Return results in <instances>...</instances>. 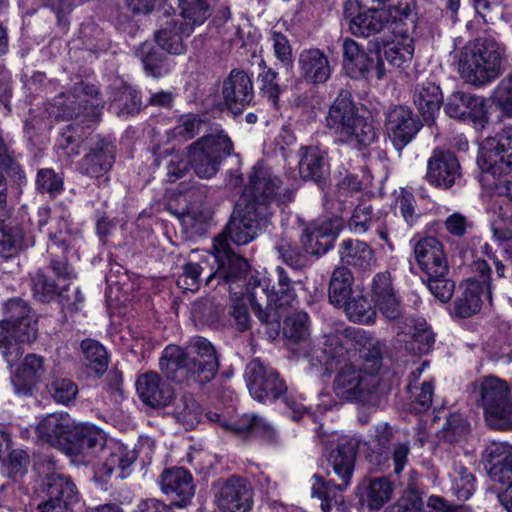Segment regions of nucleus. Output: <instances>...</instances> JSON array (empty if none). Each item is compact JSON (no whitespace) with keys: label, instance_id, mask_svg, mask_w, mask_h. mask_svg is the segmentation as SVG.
Returning <instances> with one entry per match:
<instances>
[{"label":"nucleus","instance_id":"f257e3e1","mask_svg":"<svg viewBox=\"0 0 512 512\" xmlns=\"http://www.w3.org/2000/svg\"><path fill=\"white\" fill-rule=\"evenodd\" d=\"M219 366L215 347L201 336L191 338L186 347L166 346L159 359L164 377L184 388L204 387L215 378Z\"/></svg>","mask_w":512,"mask_h":512},{"label":"nucleus","instance_id":"f03ea898","mask_svg":"<svg viewBox=\"0 0 512 512\" xmlns=\"http://www.w3.org/2000/svg\"><path fill=\"white\" fill-rule=\"evenodd\" d=\"M276 272L277 286H273V291L268 290L265 282L251 281L249 293L253 311L262 324L270 326L275 332L280 328V320L285 317L286 335L299 341L307 334L308 315L304 312L293 316L285 315L286 309L293 307L297 302L296 294L286 271L282 267H277Z\"/></svg>","mask_w":512,"mask_h":512},{"label":"nucleus","instance_id":"7ed1b4c3","mask_svg":"<svg viewBox=\"0 0 512 512\" xmlns=\"http://www.w3.org/2000/svg\"><path fill=\"white\" fill-rule=\"evenodd\" d=\"M358 445L354 439L340 437L327 452L326 458L339 482L334 479L325 481L314 475L311 492L313 497L321 500L323 512H330L333 506L343 503L342 492L348 488L354 472Z\"/></svg>","mask_w":512,"mask_h":512},{"label":"nucleus","instance_id":"20e7f679","mask_svg":"<svg viewBox=\"0 0 512 512\" xmlns=\"http://www.w3.org/2000/svg\"><path fill=\"white\" fill-rule=\"evenodd\" d=\"M504 49L492 38H478L458 53V71L465 82L482 87L501 74Z\"/></svg>","mask_w":512,"mask_h":512},{"label":"nucleus","instance_id":"39448f33","mask_svg":"<svg viewBox=\"0 0 512 512\" xmlns=\"http://www.w3.org/2000/svg\"><path fill=\"white\" fill-rule=\"evenodd\" d=\"M185 151L195 174L199 178L210 179L217 174L222 162L233 154L234 144L221 126H211Z\"/></svg>","mask_w":512,"mask_h":512},{"label":"nucleus","instance_id":"423d86ee","mask_svg":"<svg viewBox=\"0 0 512 512\" xmlns=\"http://www.w3.org/2000/svg\"><path fill=\"white\" fill-rule=\"evenodd\" d=\"M271 216L264 208L258 211L245 202H237L222 232L215 237L213 249H227L230 243L236 246L247 245L270 224Z\"/></svg>","mask_w":512,"mask_h":512},{"label":"nucleus","instance_id":"0eeeda50","mask_svg":"<svg viewBox=\"0 0 512 512\" xmlns=\"http://www.w3.org/2000/svg\"><path fill=\"white\" fill-rule=\"evenodd\" d=\"M332 389L336 397L347 402H370L381 393L379 375L365 373L352 362H344L335 368Z\"/></svg>","mask_w":512,"mask_h":512},{"label":"nucleus","instance_id":"6e6552de","mask_svg":"<svg viewBox=\"0 0 512 512\" xmlns=\"http://www.w3.org/2000/svg\"><path fill=\"white\" fill-rule=\"evenodd\" d=\"M281 185L282 181L269 167L257 163L253 166L248 184L238 201L245 202V205H251L258 211L264 208L268 216L272 217V202L275 200L289 202L293 196V190L290 189H285L283 194H279Z\"/></svg>","mask_w":512,"mask_h":512},{"label":"nucleus","instance_id":"1a4fd4ad","mask_svg":"<svg viewBox=\"0 0 512 512\" xmlns=\"http://www.w3.org/2000/svg\"><path fill=\"white\" fill-rule=\"evenodd\" d=\"M476 392L489 426L500 430L512 428V398L506 383L489 376L481 381Z\"/></svg>","mask_w":512,"mask_h":512},{"label":"nucleus","instance_id":"9d476101","mask_svg":"<svg viewBox=\"0 0 512 512\" xmlns=\"http://www.w3.org/2000/svg\"><path fill=\"white\" fill-rule=\"evenodd\" d=\"M477 165L483 174L503 176L512 170V126L495 137L485 138L479 145Z\"/></svg>","mask_w":512,"mask_h":512},{"label":"nucleus","instance_id":"9b49d317","mask_svg":"<svg viewBox=\"0 0 512 512\" xmlns=\"http://www.w3.org/2000/svg\"><path fill=\"white\" fill-rule=\"evenodd\" d=\"M98 95L99 91L94 85L80 82L76 83L69 93L55 97L54 102L60 108L63 117L77 118L83 115L94 121L103 108V101Z\"/></svg>","mask_w":512,"mask_h":512},{"label":"nucleus","instance_id":"f8f14e48","mask_svg":"<svg viewBox=\"0 0 512 512\" xmlns=\"http://www.w3.org/2000/svg\"><path fill=\"white\" fill-rule=\"evenodd\" d=\"M244 379L251 397L258 402L278 399L287 390L278 372L258 358L246 365Z\"/></svg>","mask_w":512,"mask_h":512},{"label":"nucleus","instance_id":"ddd939ff","mask_svg":"<svg viewBox=\"0 0 512 512\" xmlns=\"http://www.w3.org/2000/svg\"><path fill=\"white\" fill-rule=\"evenodd\" d=\"M214 504L219 512H248L253 505V488L241 476L218 479L213 485Z\"/></svg>","mask_w":512,"mask_h":512},{"label":"nucleus","instance_id":"4468645a","mask_svg":"<svg viewBox=\"0 0 512 512\" xmlns=\"http://www.w3.org/2000/svg\"><path fill=\"white\" fill-rule=\"evenodd\" d=\"M422 127V121L407 106H393L386 114V132L399 156H401L402 150L413 141Z\"/></svg>","mask_w":512,"mask_h":512},{"label":"nucleus","instance_id":"2eb2a0df","mask_svg":"<svg viewBox=\"0 0 512 512\" xmlns=\"http://www.w3.org/2000/svg\"><path fill=\"white\" fill-rule=\"evenodd\" d=\"M157 26L154 38L162 50L172 55H181L186 52L187 46L184 40L192 34L193 27L183 24L178 19L172 6L164 9V12L158 16Z\"/></svg>","mask_w":512,"mask_h":512},{"label":"nucleus","instance_id":"dca6fc26","mask_svg":"<svg viewBox=\"0 0 512 512\" xmlns=\"http://www.w3.org/2000/svg\"><path fill=\"white\" fill-rule=\"evenodd\" d=\"M77 425L68 413H52L39 422L36 432L39 440L67 454H75L76 447L70 437L74 435Z\"/></svg>","mask_w":512,"mask_h":512},{"label":"nucleus","instance_id":"f3484780","mask_svg":"<svg viewBox=\"0 0 512 512\" xmlns=\"http://www.w3.org/2000/svg\"><path fill=\"white\" fill-rule=\"evenodd\" d=\"M427 182L438 189L448 190L462 179V169L456 155L449 150L434 149L427 161Z\"/></svg>","mask_w":512,"mask_h":512},{"label":"nucleus","instance_id":"a211bd4d","mask_svg":"<svg viewBox=\"0 0 512 512\" xmlns=\"http://www.w3.org/2000/svg\"><path fill=\"white\" fill-rule=\"evenodd\" d=\"M221 96L227 110L234 115L241 114L254 98L251 77L241 69H232L223 80Z\"/></svg>","mask_w":512,"mask_h":512},{"label":"nucleus","instance_id":"6ab92c4d","mask_svg":"<svg viewBox=\"0 0 512 512\" xmlns=\"http://www.w3.org/2000/svg\"><path fill=\"white\" fill-rule=\"evenodd\" d=\"M370 297L375 307L387 320L399 321L403 318L401 300L394 288L389 271L378 272L373 276Z\"/></svg>","mask_w":512,"mask_h":512},{"label":"nucleus","instance_id":"aec40b11","mask_svg":"<svg viewBox=\"0 0 512 512\" xmlns=\"http://www.w3.org/2000/svg\"><path fill=\"white\" fill-rule=\"evenodd\" d=\"M161 492L171 499L172 506L184 508L190 504L195 485L192 474L183 467L163 470L158 480Z\"/></svg>","mask_w":512,"mask_h":512},{"label":"nucleus","instance_id":"412c9836","mask_svg":"<svg viewBox=\"0 0 512 512\" xmlns=\"http://www.w3.org/2000/svg\"><path fill=\"white\" fill-rule=\"evenodd\" d=\"M445 111L451 118L472 121L477 128H484L488 122L484 98L471 93H452L445 104Z\"/></svg>","mask_w":512,"mask_h":512},{"label":"nucleus","instance_id":"4be33fe9","mask_svg":"<svg viewBox=\"0 0 512 512\" xmlns=\"http://www.w3.org/2000/svg\"><path fill=\"white\" fill-rule=\"evenodd\" d=\"M359 116L351 92L347 89H341L325 117L326 128L334 137L335 143L345 131H349L351 124Z\"/></svg>","mask_w":512,"mask_h":512},{"label":"nucleus","instance_id":"5701e85b","mask_svg":"<svg viewBox=\"0 0 512 512\" xmlns=\"http://www.w3.org/2000/svg\"><path fill=\"white\" fill-rule=\"evenodd\" d=\"M72 244L69 223L63 221L61 228L55 232L49 231L47 253L49 255V266L59 279H70L74 277V270L68 263L66 252Z\"/></svg>","mask_w":512,"mask_h":512},{"label":"nucleus","instance_id":"b1692460","mask_svg":"<svg viewBox=\"0 0 512 512\" xmlns=\"http://www.w3.org/2000/svg\"><path fill=\"white\" fill-rule=\"evenodd\" d=\"M115 162V147L112 143L98 138L78 163L81 174L99 178L107 174Z\"/></svg>","mask_w":512,"mask_h":512},{"label":"nucleus","instance_id":"393cba45","mask_svg":"<svg viewBox=\"0 0 512 512\" xmlns=\"http://www.w3.org/2000/svg\"><path fill=\"white\" fill-rule=\"evenodd\" d=\"M136 387L143 403L155 409L166 407L174 398L173 388L156 372L139 376Z\"/></svg>","mask_w":512,"mask_h":512},{"label":"nucleus","instance_id":"a878e982","mask_svg":"<svg viewBox=\"0 0 512 512\" xmlns=\"http://www.w3.org/2000/svg\"><path fill=\"white\" fill-rule=\"evenodd\" d=\"M483 460L490 478L501 484L512 479V445L507 442H491L485 448Z\"/></svg>","mask_w":512,"mask_h":512},{"label":"nucleus","instance_id":"bb28decb","mask_svg":"<svg viewBox=\"0 0 512 512\" xmlns=\"http://www.w3.org/2000/svg\"><path fill=\"white\" fill-rule=\"evenodd\" d=\"M414 254L425 275L439 276L448 273V263L442 243L435 237L420 239L414 246Z\"/></svg>","mask_w":512,"mask_h":512},{"label":"nucleus","instance_id":"cd10ccee","mask_svg":"<svg viewBox=\"0 0 512 512\" xmlns=\"http://www.w3.org/2000/svg\"><path fill=\"white\" fill-rule=\"evenodd\" d=\"M348 349L342 344L336 334H330L317 344H313L306 353L312 366H324L326 370H333L347 359Z\"/></svg>","mask_w":512,"mask_h":512},{"label":"nucleus","instance_id":"c85d7f7f","mask_svg":"<svg viewBox=\"0 0 512 512\" xmlns=\"http://www.w3.org/2000/svg\"><path fill=\"white\" fill-rule=\"evenodd\" d=\"M389 20L387 1L379 3L377 7H371L359 12L349 23V29L356 37H371L378 34L386 35Z\"/></svg>","mask_w":512,"mask_h":512},{"label":"nucleus","instance_id":"c756f323","mask_svg":"<svg viewBox=\"0 0 512 512\" xmlns=\"http://www.w3.org/2000/svg\"><path fill=\"white\" fill-rule=\"evenodd\" d=\"M338 254L344 267H352L358 272L370 271L377 262L374 249L359 239H343Z\"/></svg>","mask_w":512,"mask_h":512},{"label":"nucleus","instance_id":"7c9ffc66","mask_svg":"<svg viewBox=\"0 0 512 512\" xmlns=\"http://www.w3.org/2000/svg\"><path fill=\"white\" fill-rule=\"evenodd\" d=\"M299 157V173L303 180L313 181L323 189L329 177L326 153L316 146H302Z\"/></svg>","mask_w":512,"mask_h":512},{"label":"nucleus","instance_id":"2f4dec72","mask_svg":"<svg viewBox=\"0 0 512 512\" xmlns=\"http://www.w3.org/2000/svg\"><path fill=\"white\" fill-rule=\"evenodd\" d=\"M413 103L427 125L435 122L443 104V94L439 85L430 80L416 84L413 90Z\"/></svg>","mask_w":512,"mask_h":512},{"label":"nucleus","instance_id":"473e14b6","mask_svg":"<svg viewBox=\"0 0 512 512\" xmlns=\"http://www.w3.org/2000/svg\"><path fill=\"white\" fill-rule=\"evenodd\" d=\"M218 262L216 272L210 273L206 278V285L212 279L220 278L224 282H235L244 279L249 271V264L245 258L238 255L231 247L227 249H213Z\"/></svg>","mask_w":512,"mask_h":512},{"label":"nucleus","instance_id":"72a5a7b5","mask_svg":"<svg viewBox=\"0 0 512 512\" xmlns=\"http://www.w3.org/2000/svg\"><path fill=\"white\" fill-rule=\"evenodd\" d=\"M301 77L311 84H323L331 76L332 68L328 57L318 48L304 49L298 57Z\"/></svg>","mask_w":512,"mask_h":512},{"label":"nucleus","instance_id":"f704fd0d","mask_svg":"<svg viewBox=\"0 0 512 512\" xmlns=\"http://www.w3.org/2000/svg\"><path fill=\"white\" fill-rule=\"evenodd\" d=\"M45 374L44 359L36 354H28L11 378L17 394L27 395L32 387L40 382Z\"/></svg>","mask_w":512,"mask_h":512},{"label":"nucleus","instance_id":"c9c22d12","mask_svg":"<svg viewBox=\"0 0 512 512\" xmlns=\"http://www.w3.org/2000/svg\"><path fill=\"white\" fill-rule=\"evenodd\" d=\"M387 7L389 20H387L386 35L393 34L398 38L396 41L411 38L410 34L415 28V22L409 3L406 0H387Z\"/></svg>","mask_w":512,"mask_h":512},{"label":"nucleus","instance_id":"e433bc0d","mask_svg":"<svg viewBox=\"0 0 512 512\" xmlns=\"http://www.w3.org/2000/svg\"><path fill=\"white\" fill-rule=\"evenodd\" d=\"M336 237L329 223H312L303 230L300 242L308 255L319 256L332 248Z\"/></svg>","mask_w":512,"mask_h":512},{"label":"nucleus","instance_id":"4c0bfd02","mask_svg":"<svg viewBox=\"0 0 512 512\" xmlns=\"http://www.w3.org/2000/svg\"><path fill=\"white\" fill-rule=\"evenodd\" d=\"M135 460L136 454L134 451H129L121 445H114L109 448V453L102 463L100 472L106 477L115 474L116 478L124 479L130 474V468Z\"/></svg>","mask_w":512,"mask_h":512},{"label":"nucleus","instance_id":"58836bf2","mask_svg":"<svg viewBox=\"0 0 512 512\" xmlns=\"http://www.w3.org/2000/svg\"><path fill=\"white\" fill-rule=\"evenodd\" d=\"M367 50L366 54L362 55V59L355 69L351 71V77L364 78L366 80L373 78L377 80L383 79L386 70L379 42L369 43Z\"/></svg>","mask_w":512,"mask_h":512},{"label":"nucleus","instance_id":"ea45409f","mask_svg":"<svg viewBox=\"0 0 512 512\" xmlns=\"http://www.w3.org/2000/svg\"><path fill=\"white\" fill-rule=\"evenodd\" d=\"M404 323L412 325L411 340L406 342L405 348L415 355L427 354L435 343V335L424 320H414L404 317L397 321V324Z\"/></svg>","mask_w":512,"mask_h":512},{"label":"nucleus","instance_id":"a19ab883","mask_svg":"<svg viewBox=\"0 0 512 512\" xmlns=\"http://www.w3.org/2000/svg\"><path fill=\"white\" fill-rule=\"evenodd\" d=\"M349 131H345L336 144L348 145L361 150L371 145L377 138V132L373 124L365 117L359 116L351 124Z\"/></svg>","mask_w":512,"mask_h":512},{"label":"nucleus","instance_id":"79ce46f5","mask_svg":"<svg viewBox=\"0 0 512 512\" xmlns=\"http://www.w3.org/2000/svg\"><path fill=\"white\" fill-rule=\"evenodd\" d=\"M136 55L141 60L146 74L151 77H163L172 69L169 58L151 43H142Z\"/></svg>","mask_w":512,"mask_h":512},{"label":"nucleus","instance_id":"37998d69","mask_svg":"<svg viewBox=\"0 0 512 512\" xmlns=\"http://www.w3.org/2000/svg\"><path fill=\"white\" fill-rule=\"evenodd\" d=\"M211 126H220L197 114L182 115L177 124L170 130V138L179 142H186L198 136L206 134Z\"/></svg>","mask_w":512,"mask_h":512},{"label":"nucleus","instance_id":"c03bdc74","mask_svg":"<svg viewBox=\"0 0 512 512\" xmlns=\"http://www.w3.org/2000/svg\"><path fill=\"white\" fill-rule=\"evenodd\" d=\"M222 427L236 434L251 433L263 438H272L273 427L256 414H244L235 420L223 421Z\"/></svg>","mask_w":512,"mask_h":512},{"label":"nucleus","instance_id":"a18cd8bd","mask_svg":"<svg viewBox=\"0 0 512 512\" xmlns=\"http://www.w3.org/2000/svg\"><path fill=\"white\" fill-rule=\"evenodd\" d=\"M45 488L49 499L47 501H55L65 504L77 501V488L68 476L61 473L53 472L46 475Z\"/></svg>","mask_w":512,"mask_h":512},{"label":"nucleus","instance_id":"49530a36","mask_svg":"<svg viewBox=\"0 0 512 512\" xmlns=\"http://www.w3.org/2000/svg\"><path fill=\"white\" fill-rule=\"evenodd\" d=\"M74 435L77 436L79 444H73L76 447L75 454L69 455L74 457L75 460H79V456L83 458L89 456L90 451L94 452L105 447L106 435L95 426L80 423L77 425Z\"/></svg>","mask_w":512,"mask_h":512},{"label":"nucleus","instance_id":"de8ad7c7","mask_svg":"<svg viewBox=\"0 0 512 512\" xmlns=\"http://www.w3.org/2000/svg\"><path fill=\"white\" fill-rule=\"evenodd\" d=\"M353 281L354 277L349 268H335L329 283V301L337 307H342L351 298Z\"/></svg>","mask_w":512,"mask_h":512},{"label":"nucleus","instance_id":"09e8293b","mask_svg":"<svg viewBox=\"0 0 512 512\" xmlns=\"http://www.w3.org/2000/svg\"><path fill=\"white\" fill-rule=\"evenodd\" d=\"M23 239V230L16 219H0V262L16 255Z\"/></svg>","mask_w":512,"mask_h":512},{"label":"nucleus","instance_id":"8fccbe9b","mask_svg":"<svg viewBox=\"0 0 512 512\" xmlns=\"http://www.w3.org/2000/svg\"><path fill=\"white\" fill-rule=\"evenodd\" d=\"M481 293L482 286L479 281H467L461 294L455 300V315L460 318H467L476 314L482 304Z\"/></svg>","mask_w":512,"mask_h":512},{"label":"nucleus","instance_id":"3c124183","mask_svg":"<svg viewBox=\"0 0 512 512\" xmlns=\"http://www.w3.org/2000/svg\"><path fill=\"white\" fill-rule=\"evenodd\" d=\"M392 495V485L385 477L373 478L363 486L360 496L362 504H366L369 509H380Z\"/></svg>","mask_w":512,"mask_h":512},{"label":"nucleus","instance_id":"603ef678","mask_svg":"<svg viewBox=\"0 0 512 512\" xmlns=\"http://www.w3.org/2000/svg\"><path fill=\"white\" fill-rule=\"evenodd\" d=\"M491 230L495 240L503 246L507 258L512 260V210L502 207L495 210Z\"/></svg>","mask_w":512,"mask_h":512},{"label":"nucleus","instance_id":"864d4df0","mask_svg":"<svg viewBox=\"0 0 512 512\" xmlns=\"http://www.w3.org/2000/svg\"><path fill=\"white\" fill-rule=\"evenodd\" d=\"M3 442H0V460L6 467L9 476L16 478L26 472L29 464V456L22 449H12L11 441L3 436Z\"/></svg>","mask_w":512,"mask_h":512},{"label":"nucleus","instance_id":"5fc2aeb1","mask_svg":"<svg viewBox=\"0 0 512 512\" xmlns=\"http://www.w3.org/2000/svg\"><path fill=\"white\" fill-rule=\"evenodd\" d=\"M81 351L87 368L97 377L107 371L109 358L105 347L94 339H85L81 342Z\"/></svg>","mask_w":512,"mask_h":512},{"label":"nucleus","instance_id":"6e6d98bb","mask_svg":"<svg viewBox=\"0 0 512 512\" xmlns=\"http://www.w3.org/2000/svg\"><path fill=\"white\" fill-rule=\"evenodd\" d=\"M253 280H258V278L251 277L247 283L248 298H233L231 299L229 306L228 315L230 325L239 332H244L251 327V317L248 310V302L252 303L249 293V286ZM259 281L265 282L268 285L265 278L259 279ZM251 305L253 306V304Z\"/></svg>","mask_w":512,"mask_h":512},{"label":"nucleus","instance_id":"4d7b16f0","mask_svg":"<svg viewBox=\"0 0 512 512\" xmlns=\"http://www.w3.org/2000/svg\"><path fill=\"white\" fill-rule=\"evenodd\" d=\"M414 54V42L412 38L405 41H392L384 45L383 57L393 67H407Z\"/></svg>","mask_w":512,"mask_h":512},{"label":"nucleus","instance_id":"13d9d810","mask_svg":"<svg viewBox=\"0 0 512 512\" xmlns=\"http://www.w3.org/2000/svg\"><path fill=\"white\" fill-rule=\"evenodd\" d=\"M342 307L349 320L360 324H372L376 320V309L363 295L351 297Z\"/></svg>","mask_w":512,"mask_h":512},{"label":"nucleus","instance_id":"bf43d9fd","mask_svg":"<svg viewBox=\"0 0 512 512\" xmlns=\"http://www.w3.org/2000/svg\"><path fill=\"white\" fill-rule=\"evenodd\" d=\"M180 16L185 20L183 24H189L195 28L203 24L211 15L210 5L206 0H178Z\"/></svg>","mask_w":512,"mask_h":512},{"label":"nucleus","instance_id":"052dcab7","mask_svg":"<svg viewBox=\"0 0 512 512\" xmlns=\"http://www.w3.org/2000/svg\"><path fill=\"white\" fill-rule=\"evenodd\" d=\"M452 480V491L456 497L465 501L469 499L475 491V477L460 463H455L450 473Z\"/></svg>","mask_w":512,"mask_h":512},{"label":"nucleus","instance_id":"680f3d73","mask_svg":"<svg viewBox=\"0 0 512 512\" xmlns=\"http://www.w3.org/2000/svg\"><path fill=\"white\" fill-rule=\"evenodd\" d=\"M113 107L117 109L119 116L139 113L142 108L139 92L131 86H121L113 100Z\"/></svg>","mask_w":512,"mask_h":512},{"label":"nucleus","instance_id":"e2e57ef3","mask_svg":"<svg viewBox=\"0 0 512 512\" xmlns=\"http://www.w3.org/2000/svg\"><path fill=\"white\" fill-rule=\"evenodd\" d=\"M172 414L186 429H192L198 423V403L191 394H183L176 402Z\"/></svg>","mask_w":512,"mask_h":512},{"label":"nucleus","instance_id":"0e129e2a","mask_svg":"<svg viewBox=\"0 0 512 512\" xmlns=\"http://www.w3.org/2000/svg\"><path fill=\"white\" fill-rule=\"evenodd\" d=\"M47 389L54 401L68 405L78 395L77 384L68 378H54L47 384Z\"/></svg>","mask_w":512,"mask_h":512},{"label":"nucleus","instance_id":"69168bd1","mask_svg":"<svg viewBox=\"0 0 512 512\" xmlns=\"http://www.w3.org/2000/svg\"><path fill=\"white\" fill-rule=\"evenodd\" d=\"M61 291L62 288L41 271L32 278L33 296L40 302H49L56 297L59 298Z\"/></svg>","mask_w":512,"mask_h":512},{"label":"nucleus","instance_id":"338daca9","mask_svg":"<svg viewBox=\"0 0 512 512\" xmlns=\"http://www.w3.org/2000/svg\"><path fill=\"white\" fill-rule=\"evenodd\" d=\"M375 223L373 208L368 204L357 205L347 222L349 230L356 235H363L373 227Z\"/></svg>","mask_w":512,"mask_h":512},{"label":"nucleus","instance_id":"774afa93","mask_svg":"<svg viewBox=\"0 0 512 512\" xmlns=\"http://www.w3.org/2000/svg\"><path fill=\"white\" fill-rule=\"evenodd\" d=\"M469 431L467 421L458 413L448 416L446 424L440 431V438L448 443H456L464 439Z\"/></svg>","mask_w":512,"mask_h":512}]
</instances>
